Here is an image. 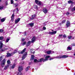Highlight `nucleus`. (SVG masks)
Masks as SVG:
<instances>
[{
    "instance_id": "f257e3e1",
    "label": "nucleus",
    "mask_w": 75,
    "mask_h": 75,
    "mask_svg": "<svg viewBox=\"0 0 75 75\" xmlns=\"http://www.w3.org/2000/svg\"><path fill=\"white\" fill-rule=\"evenodd\" d=\"M50 57H45V59H44L42 58H41L40 59H38V62H41L43 60V62H45V61H48V58H50Z\"/></svg>"
},
{
    "instance_id": "f03ea898",
    "label": "nucleus",
    "mask_w": 75,
    "mask_h": 75,
    "mask_svg": "<svg viewBox=\"0 0 75 75\" xmlns=\"http://www.w3.org/2000/svg\"><path fill=\"white\" fill-rule=\"evenodd\" d=\"M68 57H53L52 58H50L49 59V60H52V59H53L54 58H57V59H62V58H67Z\"/></svg>"
},
{
    "instance_id": "7ed1b4c3",
    "label": "nucleus",
    "mask_w": 75,
    "mask_h": 75,
    "mask_svg": "<svg viewBox=\"0 0 75 75\" xmlns=\"http://www.w3.org/2000/svg\"><path fill=\"white\" fill-rule=\"evenodd\" d=\"M6 59H4L2 61L1 63V66L2 67H4V65H5V63L6 62Z\"/></svg>"
},
{
    "instance_id": "20e7f679",
    "label": "nucleus",
    "mask_w": 75,
    "mask_h": 75,
    "mask_svg": "<svg viewBox=\"0 0 75 75\" xmlns=\"http://www.w3.org/2000/svg\"><path fill=\"white\" fill-rule=\"evenodd\" d=\"M55 34H57V31L50 32L49 33V34H50V35H54Z\"/></svg>"
},
{
    "instance_id": "39448f33",
    "label": "nucleus",
    "mask_w": 75,
    "mask_h": 75,
    "mask_svg": "<svg viewBox=\"0 0 75 75\" xmlns=\"http://www.w3.org/2000/svg\"><path fill=\"white\" fill-rule=\"evenodd\" d=\"M35 3L38 4V5H41V2L38 0H35Z\"/></svg>"
},
{
    "instance_id": "423d86ee",
    "label": "nucleus",
    "mask_w": 75,
    "mask_h": 75,
    "mask_svg": "<svg viewBox=\"0 0 75 75\" xmlns=\"http://www.w3.org/2000/svg\"><path fill=\"white\" fill-rule=\"evenodd\" d=\"M70 24L71 23H70V22H69V21H67V22L66 24L67 28H68V27H69Z\"/></svg>"
},
{
    "instance_id": "0eeeda50",
    "label": "nucleus",
    "mask_w": 75,
    "mask_h": 75,
    "mask_svg": "<svg viewBox=\"0 0 75 75\" xmlns=\"http://www.w3.org/2000/svg\"><path fill=\"white\" fill-rule=\"evenodd\" d=\"M43 11L44 13H45V14H46V13H48V9H46V8H45L43 9Z\"/></svg>"
},
{
    "instance_id": "6e6552de",
    "label": "nucleus",
    "mask_w": 75,
    "mask_h": 75,
    "mask_svg": "<svg viewBox=\"0 0 75 75\" xmlns=\"http://www.w3.org/2000/svg\"><path fill=\"white\" fill-rule=\"evenodd\" d=\"M36 15H34L32 16V17L30 18V20L31 21V20H33L35 18V17Z\"/></svg>"
},
{
    "instance_id": "1a4fd4ad",
    "label": "nucleus",
    "mask_w": 75,
    "mask_h": 75,
    "mask_svg": "<svg viewBox=\"0 0 75 75\" xmlns=\"http://www.w3.org/2000/svg\"><path fill=\"white\" fill-rule=\"evenodd\" d=\"M23 67L22 66H19L18 68V70L19 71L21 72V71H23Z\"/></svg>"
},
{
    "instance_id": "9d476101",
    "label": "nucleus",
    "mask_w": 75,
    "mask_h": 75,
    "mask_svg": "<svg viewBox=\"0 0 75 75\" xmlns=\"http://www.w3.org/2000/svg\"><path fill=\"white\" fill-rule=\"evenodd\" d=\"M13 53H8L7 54V57H10L12 56L13 55H14V54H13Z\"/></svg>"
},
{
    "instance_id": "9b49d317",
    "label": "nucleus",
    "mask_w": 75,
    "mask_h": 75,
    "mask_svg": "<svg viewBox=\"0 0 75 75\" xmlns=\"http://www.w3.org/2000/svg\"><path fill=\"white\" fill-rule=\"evenodd\" d=\"M28 25H29V27H33V26L34 25V23H30L28 24Z\"/></svg>"
},
{
    "instance_id": "f8f14e48",
    "label": "nucleus",
    "mask_w": 75,
    "mask_h": 75,
    "mask_svg": "<svg viewBox=\"0 0 75 75\" xmlns=\"http://www.w3.org/2000/svg\"><path fill=\"white\" fill-rule=\"evenodd\" d=\"M47 54H50L51 53L52 54L53 53H54V51H47Z\"/></svg>"
},
{
    "instance_id": "ddd939ff",
    "label": "nucleus",
    "mask_w": 75,
    "mask_h": 75,
    "mask_svg": "<svg viewBox=\"0 0 75 75\" xmlns=\"http://www.w3.org/2000/svg\"><path fill=\"white\" fill-rule=\"evenodd\" d=\"M31 41H29L27 43H26V45L27 47H28L30 45V44H31Z\"/></svg>"
},
{
    "instance_id": "4468645a",
    "label": "nucleus",
    "mask_w": 75,
    "mask_h": 75,
    "mask_svg": "<svg viewBox=\"0 0 75 75\" xmlns=\"http://www.w3.org/2000/svg\"><path fill=\"white\" fill-rule=\"evenodd\" d=\"M14 13H13L11 17V21H14Z\"/></svg>"
},
{
    "instance_id": "2eb2a0df",
    "label": "nucleus",
    "mask_w": 75,
    "mask_h": 75,
    "mask_svg": "<svg viewBox=\"0 0 75 75\" xmlns=\"http://www.w3.org/2000/svg\"><path fill=\"white\" fill-rule=\"evenodd\" d=\"M20 18H18L17 20H16L15 21V23L17 24V23H18V22L20 21Z\"/></svg>"
},
{
    "instance_id": "dca6fc26",
    "label": "nucleus",
    "mask_w": 75,
    "mask_h": 75,
    "mask_svg": "<svg viewBox=\"0 0 75 75\" xmlns=\"http://www.w3.org/2000/svg\"><path fill=\"white\" fill-rule=\"evenodd\" d=\"M35 40V37L34 36L32 39V42H34Z\"/></svg>"
},
{
    "instance_id": "f3484780",
    "label": "nucleus",
    "mask_w": 75,
    "mask_h": 75,
    "mask_svg": "<svg viewBox=\"0 0 75 75\" xmlns=\"http://www.w3.org/2000/svg\"><path fill=\"white\" fill-rule=\"evenodd\" d=\"M71 7H72V5H71L70 8V9H71V11H75V7H74L73 8H71Z\"/></svg>"
},
{
    "instance_id": "a211bd4d",
    "label": "nucleus",
    "mask_w": 75,
    "mask_h": 75,
    "mask_svg": "<svg viewBox=\"0 0 75 75\" xmlns=\"http://www.w3.org/2000/svg\"><path fill=\"white\" fill-rule=\"evenodd\" d=\"M8 67H9V65L8 64L6 66H5L4 68V69L5 70H6L8 68Z\"/></svg>"
},
{
    "instance_id": "6ab92c4d",
    "label": "nucleus",
    "mask_w": 75,
    "mask_h": 75,
    "mask_svg": "<svg viewBox=\"0 0 75 75\" xmlns=\"http://www.w3.org/2000/svg\"><path fill=\"white\" fill-rule=\"evenodd\" d=\"M3 42H2L0 41V48H1L3 47Z\"/></svg>"
},
{
    "instance_id": "aec40b11",
    "label": "nucleus",
    "mask_w": 75,
    "mask_h": 75,
    "mask_svg": "<svg viewBox=\"0 0 75 75\" xmlns=\"http://www.w3.org/2000/svg\"><path fill=\"white\" fill-rule=\"evenodd\" d=\"M25 50H26V48L24 49V50H23L22 51L20 52V54H23V53H24V52H25Z\"/></svg>"
},
{
    "instance_id": "412c9836",
    "label": "nucleus",
    "mask_w": 75,
    "mask_h": 75,
    "mask_svg": "<svg viewBox=\"0 0 75 75\" xmlns=\"http://www.w3.org/2000/svg\"><path fill=\"white\" fill-rule=\"evenodd\" d=\"M30 68V67L28 66L25 69L26 71H28L29 70V69Z\"/></svg>"
},
{
    "instance_id": "4be33fe9",
    "label": "nucleus",
    "mask_w": 75,
    "mask_h": 75,
    "mask_svg": "<svg viewBox=\"0 0 75 75\" xmlns=\"http://www.w3.org/2000/svg\"><path fill=\"white\" fill-rule=\"evenodd\" d=\"M68 3L69 4H70V3H71V4H74V2H73V1L71 0L69 1H68Z\"/></svg>"
},
{
    "instance_id": "5701e85b",
    "label": "nucleus",
    "mask_w": 75,
    "mask_h": 75,
    "mask_svg": "<svg viewBox=\"0 0 75 75\" xmlns=\"http://www.w3.org/2000/svg\"><path fill=\"white\" fill-rule=\"evenodd\" d=\"M5 18H3L1 19V22H4L5 21Z\"/></svg>"
},
{
    "instance_id": "b1692460",
    "label": "nucleus",
    "mask_w": 75,
    "mask_h": 75,
    "mask_svg": "<svg viewBox=\"0 0 75 75\" xmlns=\"http://www.w3.org/2000/svg\"><path fill=\"white\" fill-rule=\"evenodd\" d=\"M10 38H7L6 40V42H8V41H9V40H10Z\"/></svg>"
},
{
    "instance_id": "393cba45",
    "label": "nucleus",
    "mask_w": 75,
    "mask_h": 75,
    "mask_svg": "<svg viewBox=\"0 0 75 75\" xmlns=\"http://www.w3.org/2000/svg\"><path fill=\"white\" fill-rule=\"evenodd\" d=\"M67 50H71V47H69V46L67 48Z\"/></svg>"
},
{
    "instance_id": "a878e982",
    "label": "nucleus",
    "mask_w": 75,
    "mask_h": 75,
    "mask_svg": "<svg viewBox=\"0 0 75 75\" xmlns=\"http://www.w3.org/2000/svg\"><path fill=\"white\" fill-rule=\"evenodd\" d=\"M7 63L8 65H9V64H10V60H8L7 61Z\"/></svg>"
},
{
    "instance_id": "bb28decb",
    "label": "nucleus",
    "mask_w": 75,
    "mask_h": 75,
    "mask_svg": "<svg viewBox=\"0 0 75 75\" xmlns=\"http://www.w3.org/2000/svg\"><path fill=\"white\" fill-rule=\"evenodd\" d=\"M34 57H31L30 60V61H33V60H34Z\"/></svg>"
},
{
    "instance_id": "cd10ccee",
    "label": "nucleus",
    "mask_w": 75,
    "mask_h": 75,
    "mask_svg": "<svg viewBox=\"0 0 75 75\" xmlns=\"http://www.w3.org/2000/svg\"><path fill=\"white\" fill-rule=\"evenodd\" d=\"M27 55V53L25 52L23 54V57H26Z\"/></svg>"
},
{
    "instance_id": "c85d7f7f",
    "label": "nucleus",
    "mask_w": 75,
    "mask_h": 75,
    "mask_svg": "<svg viewBox=\"0 0 75 75\" xmlns=\"http://www.w3.org/2000/svg\"><path fill=\"white\" fill-rule=\"evenodd\" d=\"M16 65L15 64H14L12 66L11 68L13 69L15 67V66Z\"/></svg>"
},
{
    "instance_id": "c756f323",
    "label": "nucleus",
    "mask_w": 75,
    "mask_h": 75,
    "mask_svg": "<svg viewBox=\"0 0 75 75\" xmlns=\"http://www.w3.org/2000/svg\"><path fill=\"white\" fill-rule=\"evenodd\" d=\"M17 75H22V73L21 72V71H19V72L18 73Z\"/></svg>"
},
{
    "instance_id": "7c9ffc66",
    "label": "nucleus",
    "mask_w": 75,
    "mask_h": 75,
    "mask_svg": "<svg viewBox=\"0 0 75 75\" xmlns=\"http://www.w3.org/2000/svg\"><path fill=\"white\" fill-rule=\"evenodd\" d=\"M34 7L35 9H37L38 8V7L37 5H34Z\"/></svg>"
},
{
    "instance_id": "2f4dec72",
    "label": "nucleus",
    "mask_w": 75,
    "mask_h": 75,
    "mask_svg": "<svg viewBox=\"0 0 75 75\" xmlns=\"http://www.w3.org/2000/svg\"><path fill=\"white\" fill-rule=\"evenodd\" d=\"M17 52V50L16 49V50H15L14 52L13 53V54H15V53H16Z\"/></svg>"
},
{
    "instance_id": "473e14b6",
    "label": "nucleus",
    "mask_w": 75,
    "mask_h": 75,
    "mask_svg": "<svg viewBox=\"0 0 75 75\" xmlns=\"http://www.w3.org/2000/svg\"><path fill=\"white\" fill-rule=\"evenodd\" d=\"M71 36H68V38L70 40H71Z\"/></svg>"
},
{
    "instance_id": "72a5a7b5",
    "label": "nucleus",
    "mask_w": 75,
    "mask_h": 75,
    "mask_svg": "<svg viewBox=\"0 0 75 75\" xmlns=\"http://www.w3.org/2000/svg\"><path fill=\"white\" fill-rule=\"evenodd\" d=\"M34 62H38V60L37 59H34Z\"/></svg>"
},
{
    "instance_id": "f704fd0d",
    "label": "nucleus",
    "mask_w": 75,
    "mask_h": 75,
    "mask_svg": "<svg viewBox=\"0 0 75 75\" xmlns=\"http://www.w3.org/2000/svg\"><path fill=\"white\" fill-rule=\"evenodd\" d=\"M3 38H4L3 37H0V40H3Z\"/></svg>"
},
{
    "instance_id": "c9c22d12",
    "label": "nucleus",
    "mask_w": 75,
    "mask_h": 75,
    "mask_svg": "<svg viewBox=\"0 0 75 75\" xmlns=\"http://www.w3.org/2000/svg\"><path fill=\"white\" fill-rule=\"evenodd\" d=\"M62 35H59L58 36V38H60L62 37Z\"/></svg>"
},
{
    "instance_id": "e433bc0d",
    "label": "nucleus",
    "mask_w": 75,
    "mask_h": 75,
    "mask_svg": "<svg viewBox=\"0 0 75 75\" xmlns=\"http://www.w3.org/2000/svg\"><path fill=\"white\" fill-rule=\"evenodd\" d=\"M60 57H68L67 55H60Z\"/></svg>"
},
{
    "instance_id": "4c0bfd02",
    "label": "nucleus",
    "mask_w": 75,
    "mask_h": 75,
    "mask_svg": "<svg viewBox=\"0 0 75 75\" xmlns=\"http://www.w3.org/2000/svg\"><path fill=\"white\" fill-rule=\"evenodd\" d=\"M25 44H26V42H24L22 44V45H25Z\"/></svg>"
},
{
    "instance_id": "58836bf2",
    "label": "nucleus",
    "mask_w": 75,
    "mask_h": 75,
    "mask_svg": "<svg viewBox=\"0 0 75 75\" xmlns=\"http://www.w3.org/2000/svg\"><path fill=\"white\" fill-rule=\"evenodd\" d=\"M25 58V57H22V60H23V59H24Z\"/></svg>"
},
{
    "instance_id": "ea45409f",
    "label": "nucleus",
    "mask_w": 75,
    "mask_h": 75,
    "mask_svg": "<svg viewBox=\"0 0 75 75\" xmlns=\"http://www.w3.org/2000/svg\"><path fill=\"white\" fill-rule=\"evenodd\" d=\"M3 32V30L0 29V33H2Z\"/></svg>"
},
{
    "instance_id": "a19ab883",
    "label": "nucleus",
    "mask_w": 75,
    "mask_h": 75,
    "mask_svg": "<svg viewBox=\"0 0 75 75\" xmlns=\"http://www.w3.org/2000/svg\"><path fill=\"white\" fill-rule=\"evenodd\" d=\"M13 3H14V1H13V0H12L11 1V4H13Z\"/></svg>"
},
{
    "instance_id": "79ce46f5",
    "label": "nucleus",
    "mask_w": 75,
    "mask_h": 75,
    "mask_svg": "<svg viewBox=\"0 0 75 75\" xmlns=\"http://www.w3.org/2000/svg\"><path fill=\"white\" fill-rule=\"evenodd\" d=\"M2 59H3V58H2V57H0V61H1Z\"/></svg>"
},
{
    "instance_id": "37998d69",
    "label": "nucleus",
    "mask_w": 75,
    "mask_h": 75,
    "mask_svg": "<svg viewBox=\"0 0 75 75\" xmlns=\"http://www.w3.org/2000/svg\"><path fill=\"white\" fill-rule=\"evenodd\" d=\"M3 8V7L1 6H0V10H2Z\"/></svg>"
},
{
    "instance_id": "c03bdc74",
    "label": "nucleus",
    "mask_w": 75,
    "mask_h": 75,
    "mask_svg": "<svg viewBox=\"0 0 75 75\" xmlns=\"http://www.w3.org/2000/svg\"><path fill=\"white\" fill-rule=\"evenodd\" d=\"M71 40H74V37L71 36Z\"/></svg>"
},
{
    "instance_id": "a18cd8bd",
    "label": "nucleus",
    "mask_w": 75,
    "mask_h": 75,
    "mask_svg": "<svg viewBox=\"0 0 75 75\" xmlns=\"http://www.w3.org/2000/svg\"><path fill=\"white\" fill-rule=\"evenodd\" d=\"M63 37L64 38H66V37H67V36H66V35H63Z\"/></svg>"
},
{
    "instance_id": "49530a36",
    "label": "nucleus",
    "mask_w": 75,
    "mask_h": 75,
    "mask_svg": "<svg viewBox=\"0 0 75 75\" xmlns=\"http://www.w3.org/2000/svg\"><path fill=\"white\" fill-rule=\"evenodd\" d=\"M72 46H75V43H73L71 44Z\"/></svg>"
},
{
    "instance_id": "de8ad7c7",
    "label": "nucleus",
    "mask_w": 75,
    "mask_h": 75,
    "mask_svg": "<svg viewBox=\"0 0 75 75\" xmlns=\"http://www.w3.org/2000/svg\"><path fill=\"white\" fill-rule=\"evenodd\" d=\"M25 41V39H22V42H23V41Z\"/></svg>"
},
{
    "instance_id": "09e8293b",
    "label": "nucleus",
    "mask_w": 75,
    "mask_h": 75,
    "mask_svg": "<svg viewBox=\"0 0 75 75\" xmlns=\"http://www.w3.org/2000/svg\"><path fill=\"white\" fill-rule=\"evenodd\" d=\"M65 22V20H64L63 21H62V23H64Z\"/></svg>"
},
{
    "instance_id": "8fccbe9b",
    "label": "nucleus",
    "mask_w": 75,
    "mask_h": 75,
    "mask_svg": "<svg viewBox=\"0 0 75 75\" xmlns=\"http://www.w3.org/2000/svg\"><path fill=\"white\" fill-rule=\"evenodd\" d=\"M43 30H46V28L45 27H43Z\"/></svg>"
},
{
    "instance_id": "3c124183",
    "label": "nucleus",
    "mask_w": 75,
    "mask_h": 75,
    "mask_svg": "<svg viewBox=\"0 0 75 75\" xmlns=\"http://www.w3.org/2000/svg\"><path fill=\"white\" fill-rule=\"evenodd\" d=\"M6 5H8V2H7V1L6 2Z\"/></svg>"
},
{
    "instance_id": "603ef678",
    "label": "nucleus",
    "mask_w": 75,
    "mask_h": 75,
    "mask_svg": "<svg viewBox=\"0 0 75 75\" xmlns=\"http://www.w3.org/2000/svg\"><path fill=\"white\" fill-rule=\"evenodd\" d=\"M24 64V62H22L21 63V64Z\"/></svg>"
},
{
    "instance_id": "864d4df0",
    "label": "nucleus",
    "mask_w": 75,
    "mask_h": 75,
    "mask_svg": "<svg viewBox=\"0 0 75 75\" xmlns=\"http://www.w3.org/2000/svg\"><path fill=\"white\" fill-rule=\"evenodd\" d=\"M69 12H67V13H66V14L67 15H69Z\"/></svg>"
},
{
    "instance_id": "5fc2aeb1",
    "label": "nucleus",
    "mask_w": 75,
    "mask_h": 75,
    "mask_svg": "<svg viewBox=\"0 0 75 75\" xmlns=\"http://www.w3.org/2000/svg\"><path fill=\"white\" fill-rule=\"evenodd\" d=\"M32 64V62H30L29 63V65H30V64Z\"/></svg>"
},
{
    "instance_id": "6e6d98bb",
    "label": "nucleus",
    "mask_w": 75,
    "mask_h": 75,
    "mask_svg": "<svg viewBox=\"0 0 75 75\" xmlns=\"http://www.w3.org/2000/svg\"><path fill=\"white\" fill-rule=\"evenodd\" d=\"M44 57H50V56H47L46 55H44Z\"/></svg>"
},
{
    "instance_id": "4d7b16f0",
    "label": "nucleus",
    "mask_w": 75,
    "mask_h": 75,
    "mask_svg": "<svg viewBox=\"0 0 75 75\" xmlns=\"http://www.w3.org/2000/svg\"><path fill=\"white\" fill-rule=\"evenodd\" d=\"M31 57H34V55H31Z\"/></svg>"
},
{
    "instance_id": "13d9d810",
    "label": "nucleus",
    "mask_w": 75,
    "mask_h": 75,
    "mask_svg": "<svg viewBox=\"0 0 75 75\" xmlns=\"http://www.w3.org/2000/svg\"><path fill=\"white\" fill-rule=\"evenodd\" d=\"M33 54H35V51L33 52Z\"/></svg>"
},
{
    "instance_id": "bf43d9fd",
    "label": "nucleus",
    "mask_w": 75,
    "mask_h": 75,
    "mask_svg": "<svg viewBox=\"0 0 75 75\" xmlns=\"http://www.w3.org/2000/svg\"><path fill=\"white\" fill-rule=\"evenodd\" d=\"M16 10H17V11H18V8H17Z\"/></svg>"
},
{
    "instance_id": "052dcab7",
    "label": "nucleus",
    "mask_w": 75,
    "mask_h": 75,
    "mask_svg": "<svg viewBox=\"0 0 75 75\" xmlns=\"http://www.w3.org/2000/svg\"><path fill=\"white\" fill-rule=\"evenodd\" d=\"M15 1H17V0H15Z\"/></svg>"
},
{
    "instance_id": "680f3d73",
    "label": "nucleus",
    "mask_w": 75,
    "mask_h": 75,
    "mask_svg": "<svg viewBox=\"0 0 75 75\" xmlns=\"http://www.w3.org/2000/svg\"><path fill=\"white\" fill-rule=\"evenodd\" d=\"M1 1V0H0V2Z\"/></svg>"
},
{
    "instance_id": "e2e57ef3",
    "label": "nucleus",
    "mask_w": 75,
    "mask_h": 75,
    "mask_svg": "<svg viewBox=\"0 0 75 75\" xmlns=\"http://www.w3.org/2000/svg\"><path fill=\"white\" fill-rule=\"evenodd\" d=\"M59 24H60V25H61V23H60Z\"/></svg>"
},
{
    "instance_id": "0e129e2a",
    "label": "nucleus",
    "mask_w": 75,
    "mask_h": 75,
    "mask_svg": "<svg viewBox=\"0 0 75 75\" xmlns=\"http://www.w3.org/2000/svg\"><path fill=\"white\" fill-rule=\"evenodd\" d=\"M3 56H4V55H2L1 56V57H3Z\"/></svg>"
},
{
    "instance_id": "69168bd1",
    "label": "nucleus",
    "mask_w": 75,
    "mask_h": 75,
    "mask_svg": "<svg viewBox=\"0 0 75 75\" xmlns=\"http://www.w3.org/2000/svg\"><path fill=\"white\" fill-rule=\"evenodd\" d=\"M74 75H75V73L74 74Z\"/></svg>"
},
{
    "instance_id": "338daca9",
    "label": "nucleus",
    "mask_w": 75,
    "mask_h": 75,
    "mask_svg": "<svg viewBox=\"0 0 75 75\" xmlns=\"http://www.w3.org/2000/svg\"><path fill=\"white\" fill-rule=\"evenodd\" d=\"M52 31H53V30H52Z\"/></svg>"
},
{
    "instance_id": "774afa93",
    "label": "nucleus",
    "mask_w": 75,
    "mask_h": 75,
    "mask_svg": "<svg viewBox=\"0 0 75 75\" xmlns=\"http://www.w3.org/2000/svg\"><path fill=\"white\" fill-rule=\"evenodd\" d=\"M7 49H8V48L6 49V50H7Z\"/></svg>"
}]
</instances>
